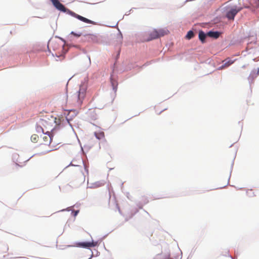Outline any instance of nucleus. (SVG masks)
<instances>
[{
    "label": "nucleus",
    "mask_w": 259,
    "mask_h": 259,
    "mask_svg": "<svg viewBox=\"0 0 259 259\" xmlns=\"http://www.w3.org/2000/svg\"><path fill=\"white\" fill-rule=\"evenodd\" d=\"M55 118L51 115H46L40 118L37 123V129H41L42 133L47 134L52 132L54 128Z\"/></svg>",
    "instance_id": "nucleus-1"
},
{
    "label": "nucleus",
    "mask_w": 259,
    "mask_h": 259,
    "mask_svg": "<svg viewBox=\"0 0 259 259\" xmlns=\"http://www.w3.org/2000/svg\"><path fill=\"white\" fill-rule=\"evenodd\" d=\"M169 31L167 29H160L158 30L152 29L146 32L144 35V40L146 41H149L160 37L163 36L168 33Z\"/></svg>",
    "instance_id": "nucleus-2"
},
{
    "label": "nucleus",
    "mask_w": 259,
    "mask_h": 259,
    "mask_svg": "<svg viewBox=\"0 0 259 259\" xmlns=\"http://www.w3.org/2000/svg\"><path fill=\"white\" fill-rule=\"evenodd\" d=\"M87 91V86L84 84H81L79 86V89L77 92V94L75 95L76 98L77 102L79 104L82 100L84 99Z\"/></svg>",
    "instance_id": "nucleus-3"
},
{
    "label": "nucleus",
    "mask_w": 259,
    "mask_h": 259,
    "mask_svg": "<svg viewBox=\"0 0 259 259\" xmlns=\"http://www.w3.org/2000/svg\"><path fill=\"white\" fill-rule=\"evenodd\" d=\"M241 7L236 6L230 8L226 13V17L229 20H234L236 15L242 10Z\"/></svg>",
    "instance_id": "nucleus-4"
},
{
    "label": "nucleus",
    "mask_w": 259,
    "mask_h": 259,
    "mask_svg": "<svg viewBox=\"0 0 259 259\" xmlns=\"http://www.w3.org/2000/svg\"><path fill=\"white\" fill-rule=\"evenodd\" d=\"M46 135L44 136L42 138L44 143L42 144L45 145H52L53 147L55 144L53 141V136L50 132L45 134Z\"/></svg>",
    "instance_id": "nucleus-5"
},
{
    "label": "nucleus",
    "mask_w": 259,
    "mask_h": 259,
    "mask_svg": "<svg viewBox=\"0 0 259 259\" xmlns=\"http://www.w3.org/2000/svg\"><path fill=\"white\" fill-rule=\"evenodd\" d=\"M53 3L54 6L58 10L62 12H66V8L59 0H50Z\"/></svg>",
    "instance_id": "nucleus-6"
},
{
    "label": "nucleus",
    "mask_w": 259,
    "mask_h": 259,
    "mask_svg": "<svg viewBox=\"0 0 259 259\" xmlns=\"http://www.w3.org/2000/svg\"><path fill=\"white\" fill-rule=\"evenodd\" d=\"M78 245L80 247L83 248H89L93 247L95 244L93 242H79L78 243Z\"/></svg>",
    "instance_id": "nucleus-7"
},
{
    "label": "nucleus",
    "mask_w": 259,
    "mask_h": 259,
    "mask_svg": "<svg viewBox=\"0 0 259 259\" xmlns=\"http://www.w3.org/2000/svg\"><path fill=\"white\" fill-rule=\"evenodd\" d=\"M76 18H77L79 20H80L82 22H84L85 23L92 24H94V25L96 24L95 22H94L92 20H90L86 18H84L81 16H80L79 15H76Z\"/></svg>",
    "instance_id": "nucleus-8"
},
{
    "label": "nucleus",
    "mask_w": 259,
    "mask_h": 259,
    "mask_svg": "<svg viewBox=\"0 0 259 259\" xmlns=\"http://www.w3.org/2000/svg\"><path fill=\"white\" fill-rule=\"evenodd\" d=\"M224 62H225L224 64L221 67L222 69L229 67L234 62V61L227 59Z\"/></svg>",
    "instance_id": "nucleus-9"
},
{
    "label": "nucleus",
    "mask_w": 259,
    "mask_h": 259,
    "mask_svg": "<svg viewBox=\"0 0 259 259\" xmlns=\"http://www.w3.org/2000/svg\"><path fill=\"white\" fill-rule=\"evenodd\" d=\"M220 33L218 31H215V32L214 31H209L207 33V36H208L210 37L214 38H218L220 36Z\"/></svg>",
    "instance_id": "nucleus-10"
},
{
    "label": "nucleus",
    "mask_w": 259,
    "mask_h": 259,
    "mask_svg": "<svg viewBox=\"0 0 259 259\" xmlns=\"http://www.w3.org/2000/svg\"><path fill=\"white\" fill-rule=\"evenodd\" d=\"M94 134L96 138L99 140L103 139L105 137V134L103 132H95Z\"/></svg>",
    "instance_id": "nucleus-11"
},
{
    "label": "nucleus",
    "mask_w": 259,
    "mask_h": 259,
    "mask_svg": "<svg viewBox=\"0 0 259 259\" xmlns=\"http://www.w3.org/2000/svg\"><path fill=\"white\" fill-rule=\"evenodd\" d=\"M206 38V34L202 31L199 32V38L202 43L204 42Z\"/></svg>",
    "instance_id": "nucleus-12"
},
{
    "label": "nucleus",
    "mask_w": 259,
    "mask_h": 259,
    "mask_svg": "<svg viewBox=\"0 0 259 259\" xmlns=\"http://www.w3.org/2000/svg\"><path fill=\"white\" fill-rule=\"evenodd\" d=\"M55 121L54 122V127L56 125H59L61 124L62 122L64 120V118L63 117H62V118L55 117Z\"/></svg>",
    "instance_id": "nucleus-13"
},
{
    "label": "nucleus",
    "mask_w": 259,
    "mask_h": 259,
    "mask_svg": "<svg viewBox=\"0 0 259 259\" xmlns=\"http://www.w3.org/2000/svg\"><path fill=\"white\" fill-rule=\"evenodd\" d=\"M194 32L190 30L188 32V33L186 36V38L188 39H190L192 38H193L194 37Z\"/></svg>",
    "instance_id": "nucleus-14"
},
{
    "label": "nucleus",
    "mask_w": 259,
    "mask_h": 259,
    "mask_svg": "<svg viewBox=\"0 0 259 259\" xmlns=\"http://www.w3.org/2000/svg\"><path fill=\"white\" fill-rule=\"evenodd\" d=\"M39 137L36 134H33L31 137V140L33 143H36L38 141Z\"/></svg>",
    "instance_id": "nucleus-15"
},
{
    "label": "nucleus",
    "mask_w": 259,
    "mask_h": 259,
    "mask_svg": "<svg viewBox=\"0 0 259 259\" xmlns=\"http://www.w3.org/2000/svg\"><path fill=\"white\" fill-rule=\"evenodd\" d=\"M251 76L253 77H256L257 75H259V68L257 69V70L256 72L255 71H252L251 73Z\"/></svg>",
    "instance_id": "nucleus-16"
},
{
    "label": "nucleus",
    "mask_w": 259,
    "mask_h": 259,
    "mask_svg": "<svg viewBox=\"0 0 259 259\" xmlns=\"http://www.w3.org/2000/svg\"><path fill=\"white\" fill-rule=\"evenodd\" d=\"M71 34H72L74 36H76V37H79L80 36H81V33H78H78H75V32L72 31V32H71Z\"/></svg>",
    "instance_id": "nucleus-17"
},
{
    "label": "nucleus",
    "mask_w": 259,
    "mask_h": 259,
    "mask_svg": "<svg viewBox=\"0 0 259 259\" xmlns=\"http://www.w3.org/2000/svg\"><path fill=\"white\" fill-rule=\"evenodd\" d=\"M78 210H77V211H76L75 212V214H74V215H77V214L78 213Z\"/></svg>",
    "instance_id": "nucleus-18"
},
{
    "label": "nucleus",
    "mask_w": 259,
    "mask_h": 259,
    "mask_svg": "<svg viewBox=\"0 0 259 259\" xmlns=\"http://www.w3.org/2000/svg\"><path fill=\"white\" fill-rule=\"evenodd\" d=\"M243 67L245 68V65L243 66Z\"/></svg>",
    "instance_id": "nucleus-19"
},
{
    "label": "nucleus",
    "mask_w": 259,
    "mask_h": 259,
    "mask_svg": "<svg viewBox=\"0 0 259 259\" xmlns=\"http://www.w3.org/2000/svg\"><path fill=\"white\" fill-rule=\"evenodd\" d=\"M258 7H259V0H258Z\"/></svg>",
    "instance_id": "nucleus-20"
}]
</instances>
